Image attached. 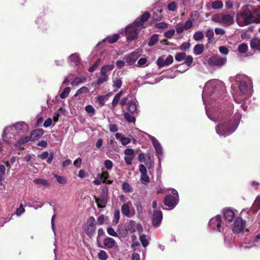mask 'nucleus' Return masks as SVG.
<instances>
[{"mask_svg":"<svg viewBox=\"0 0 260 260\" xmlns=\"http://www.w3.org/2000/svg\"><path fill=\"white\" fill-rule=\"evenodd\" d=\"M109 94L106 95H99L96 97V101L99 103V105L101 106H104L105 105L104 100L106 96H108Z\"/></svg>","mask_w":260,"mask_h":260,"instance_id":"nucleus-47","label":"nucleus"},{"mask_svg":"<svg viewBox=\"0 0 260 260\" xmlns=\"http://www.w3.org/2000/svg\"><path fill=\"white\" fill-rule=\"evenodd\" d=\"M150 17V14L149 13L145 12L134 21V24L138 27H142L144 23L148 20Z\"/></svg>","mask_w":260,"mask_h":260,"instance_id":"nucleus-15","label":"nucleus"},{"mask_svg":"<svg viewBox=\"0 0 260 260\" xmlns=\"http://www.w3.org/2000/svg\"><path fill=\"white\" fill-rule=\"evenodd\" d=\"M114 68L113 64L104 66L101 69L100 74L101 75H108V73L112 71Z\"/></svg>","mask_w":260,"mask_h":260,"instance_id":"nucleus-21","label":"nucleus"},{"mask_svg":"<svg viewBox=\"0 0 260 260\" xmlns=\"http://www.w3.org/2000/svg\"><path fill=\"white\" fill-rule=\"evenodd\" d=\"M69 59L76 64L80 63L81 59L77 53H74L70 55Z\"/></svg>","mask_w":260,"mask_h":260,"instance_id":"nucleus-29","label":"nucleus"},{"mask_svg":"<svg viewBox=\"0 0 260 260\" xmlns=\"http://www.w3.org/2000/svg\"><path fill=\"white\" fill-rule=\"evenodd\" d=\"M55 177L56 179L57 182L59 184H64L67 182V179L66 177L55 175Z\"/></svg>","mask_w":260,"mask_h":260,"instance_id":"nucleus-52","label":"nucleus"},{"mask_svg":"<svg viewBox=\"0 0 260 260\" xmlns=\"http://www.w3.org/2000/svg\"><path fill=\"white\" fill-rule=\"evenodd\" d=\"M89 89L87 87L83 86L77 91L75 96H77V95L82 93H87L89 92Z\"/></svg>","mask_w":260,"mask_h":260,"instance_id":"nucleus-46","label":"nucleus"},{"mask_svg":"<svg viewBox=\"0 0 260 260\" xmlns=\"http://www.w3.org/2000/svg\"><path fill=\"white\" fill-rule=\"evenodd\" d=\"M253 17L251 11L247 7L243 8L242 12L237 15L236 19L240 26H244L252 23Z\"/></svg>","mask_w":260,"mask_h":260,"instance_id":"nucleus-3","label":"nucleus"},{"mask_svg":"<svg viewBox=\"0 0 260 260\" xmlns=\"http://www.w3.org/2000/svg\"><path fill=\"white\" fill-rule=\"evenodd\" d=\"M234 16L229 14H222L221 18V24L225 27L229 26L234 23Z\"/></svg>","mask_w":260,"mask_h":260,"instance_id":"nucleus-14","label":"nucleus"},{"mask_svg":"<svg viewBox=\"0 0 260 260\" xmlns=\"http://www.w3.org/2000/svg\"><path fill=\"white\" fill-rule=\"evenodd\" d=\"M253 207L256 211L260 209V197L257 196L254 202Z\"/></svg>","mask_w":260,"mask_h":260,"instance_id":"nucleus-57","label":"nucleus"},{"mask_svg":"<svg viewBox=\"0 0 260 260\" xmlns=\"http://www.w3.org/2000/svg\"><path fill=\"white\" fill-rule=\"evenodd\" d=\"M130 54L132 55V57L134 59V60L136 61L138 57L140 56V51L136 50L135 51H133Z\"/></svg>","mask_w":260,"mask_h":260,"instance_id":"nucleus-63","label":"nucleus"},{"mask_svg":"<svg viewBox=\"0 0 260 260\" xmlns=\"http://www.w3.org/2000/svg\"><path fill=\"white\" fill-rule=\"evenodd\" d=\"M174 61V58L172 55H169L164 59L161 56L159 57L156 60V64L159 69L168 66L171 64Z\"/></svg>","mask_w":260,"mask_h":260,"instance_id":"nucleus-13","label":"nucleus"},{"mask_svg":"<svg viewBox=\"0 0 260 260\" xmlns=\"http://www.w3.org/2000/svg\"><path fill=\"white\" fill-rule=\"evenodd\" d=\"M175 32V30L174 29H171L165 32L164 36L166 38L170 39L174 35Z\"/></svg>","mask_w":260,"mask_h":260,"instance_id":"nucleus-56","label":"nucleus"},{"mask_svg":"<svg viewBox=\"0 0 260 260\" xmlns=\"http://www.w3.org/2000/svg\"><path fill=\"white\" fill-rule=\"evenodd\" d=\"M204 45L202 44H198L194 46L193 48V53L195 55H198L202 54L204 50Z\"/></svg>","mask_w":260,"mask_h":260,"instance_id":"nucleus-25","label":"nucleus"},{"mask_svg":"<svg viewBox=\"0 0 260 260\" xmlns=\"http://www.w3.org/2000/svg\"><path fill=\"white\" fill-rule=\"evenodd\" d=\"M95 201L99 208H105L107 205L108 200V194L107 192H103L99 198L94 197Z\"/></svg>","mask_w":260,"mask_h":260,"instance_id":"nucleus-11","label":"nucleus"},{"mask_svg":"<svg viewBox=\"0 0 260 260\" xmlns=\"http://www.w3.org/2000/svg\"><path fill=\"white\" fill-rule=\"evenodd\" d=\"M115 244V240L112 238L107 237L104 240V244L109 248H112Z\"/></svg>","mask_w":260,"mask_h":260,"instance_id":"nucleus-24","label":"nucleus"},{"mask_svg":"<svg viewBox=\"0 0 260 260\" xmlns=\"http://www.w3.org/2000/svg\"><path fill=\"white\" fill-rule=\"evenodd\" d=\"M29 141H32L31 136L21 137L18 139L16 145V146H20L21 145L25 144Z\"/></svg>","mask_w":260,"mask_h":260,"instance_id":"nucleus-27","label":"nucleus"},{"mask_svg":"<svg viewBox=\"0 0 260 260\" xmlns=\"http://www.w3.org/2000/svg\"><path fill=\"white\" fill-rule=\"evenodd\" d=\"M193 25V23L192 22V21L191 20H187L183 27H184V29H188L189 28H190Z\"/></svg>","mask_w":260,"mask_h":260,"instance_id":"nucleus-64","label":"nucleus"},{"mask_svg":"<svg viewBox=\"0 0 260 260\" xmlns=\"http://www.w3.org/2000/svg\"><path fill=\"white\" fill-rule=\"evenodd\" d=\"M140 240L144 247H146L148 245V241L146 238V236L144 234L141 235L140 236Z\"/></svg>","mask_w":260,"mask_h":260,"instance_id":"nucleus-44","label":"nucleus"},{"mask_svg":"<svg viewBox=\"0 0 260 260\" xmlns=\"http://www.w3.org/2000/svg\"><path fill=\"white\" fill-rule=\"evenodd\" d=\"M250 46L252 50L260 52V38H252L250 41Z\"/></svg>","mask_w":260,"mask_h":260,"instance_id":"nucleus-18","label":"nucleus"},{"mask_svg":"<svg viewBox=\"0 0 260 260\" xmlns=\"http://www.w3.org/2000/svg\"><path fill=\"white\" fill-rule=\"evenodd\" d=\"M104 165L107 170H111L113 168V163L109 159H106L104 161Z\"/></svg>","mask_w":260,"mask_h":260,"instance_id":"nucleus-55","label":"nucleus"},{"mask_svg":"<svg viewBox=\"0 0 260 260\" xmlns=\"http://www.w3.org/2000/svg\"><path fill=\"white\" fill-rule=\"evenodd\" d=\"M206 36L208 38V43H210L212 41V39L214 37V32L212 29H208L206 32Z\"/></svg>","mask_w":260,"mask_h":260,"instance_id":"nucleus-50","label":"nucleus"},{"mask_svg":"<svg viewBox=\"0 0 260 260\" xmlns=\"http://www.w3.org/2000/svg\"><path fill=\"white\" fill-rule=\"evenodd\" d=\"M221 222L222 220L220 215H217L210 220L209 224L212 229L216 230L220 232Z\"/></svg>","mask_w":260,"mask_h":260,"instance_id":"nucleus-12","label":"nucleus"},{"mask_svg":"<svg viewBox=\"0 0 260 260\" xmlns=\"http://www.w3.org/2000/svg\"><path fill=\"white\" fill-rule=\"evenodd\" d=\"M122 188L123 190L125 193H129L133 191V189L129 184L127 182H124L122 185Z\"/></svg>","mask_w":260,"mask_h":260,"instance_id":"nucleus-37","label":"nucleus"},{"mask_svg":"<svg viewBox=\"0 0 260 260\" xmlns=\"http://www.w3.org/2000/svg\"><path fill=\"white\" fill-rule=\"evenodd\" d=\"M115 137L117 139L120 140L122 145H126L131 142V140L127 137L122 136L120 133H116Z\"/></svg>","mask_w":260,"mask_h":260,"instance_id":"nucleus-22","label":"nucleus"},{"mask_svg":"<svg viewBox=\"0 0 260 260\" xmlns=\"http://www.w3.org/2000/svg\"><path fill=\"white\" fill-rule=\"evenodd\" d=\"M96 223V221L93 217L90 216L88 218L87 221V224L84 229L85 232L87 236L90 237L95 233Z\"/></svg>","mask_w":260,"mask_h":260,"instance_id":"nucleus-8","label":"nucleus"},{"mask_svg":"<svg viewBox=\"0 0 260 260\" xmlns=\"http://www.w3.org/2000/svg\"><path fill=\"white\" fill-rule=\"evenodd\" d=\"M71 91V89L69 87H66L63 92L60 94V97L61 99H63L68 96Z\"/></svg>","mask_w":260,"mask_h":260,"instance_id":"nucleus-43","label":"nucleus"},{"mask_svg":"<svg viewBox=\"0 0 260 260\" xmlns=\"http://www.w3.org/2000/svg\"><path fill=\"white\" fill-rule=\"evenodd\" d=\"M155 26L157 28L164 29L168 27V24L166 22H162L156 23Z\"/></svg>","mask_w":260,"mask_h":260,"instance_id":"nucleus-60","label":"nucleus"},{"mask_svg":"<svg viewBox=\"0 0 260 260\" xmlns=\"http://www.w3.org/2000/svg\"><path fill=\"white\" fill-rule=\"evenodd\" d=\"M222 13L214 15L212 17V20L215 22L221 24V18Z\"/></svg>","mask_w":260,"mask_h":260,"instance_id":"nucleus-53","label":"nucleus"},{"mask_svg":"<svg viewBox=\"0 0 260 260\" xmlns=\"http://www.w3.org/2000/svg\"><path fill=\"white\" fill-rule=\"evenodd\" d=\"M223 7V3L221 1H215L212 4V7L214 9H219Z\"/></svg>","mask_w":260,"mask_h":260,"instance_id":"nucleus-41","label":"nucleus"},{"mask_svg":"<svg viewBox=\"0 0 260 260\" xmlns=\"http://www.w3.org/2000/svg\"><path fill=\"white\" fill-rule=\"evenodd\" d=\"M175 58L178 61H181L185 59L184 63L187 65V69L191 66L193 62V57L192 56H186V54L184 52H179L177 53Z\"/></svg>","mask_w":260,"mask_h":260,"instance_id":"nucleus-9","label":"nucleus"},{"mask_svg":"<svg viewBox=\"0 0 260 260\" xmlns=\"http://www.w3.org/2000/svg\"><path fill=\"white\" fill-rule=\"evenodd\" d=\"M204 37V35L203 32L201 31H198L193 35V39L196 41H202Z\"/></svg>","mask_w":260,"mask_h":260,"instance_id":"nucleus-36","label":"nucleus"},{"mask_svg":"<svg viewBox=\"0 0 260 260\" xmlns=\"http://www.w3.org/2000/svg\"><path fill=\"white\" fill-rule=\"evenodd\" d=\"M28 129V125L23 122H18L5 129L3 136L8 139L16 140L18 136L22 135Z\"/></svg>","mask_w":260,"mask_h":260,"instance_id":"nucleus-1","label":"nucleus"},{"mask_svg":"<svg viewBox=\"0 0 260 260\" xmlns=\"http://www.w3.org/2000/svg\"><path fill=\"white\" fill-rule=\"evenodd\" d=\"M222 213L225 220L229 222H231L235 216L234 212L231 209H223Z\"/></svg>","mask_w":260,"mask_h":260,"instance_id":"nucleus-19","label":"nucleus"},{"mask_svg":"<svg viewBox=\"0 0 260 260\" xmlns=\"http://www.w3.org/2000/svg\"><path fill=\"white\" fill-rule=\"evenodd\" d=\"M86 81V78L85 77H76L71 82V85L73 86H77L81 83H84Z\"/></svg>","mask_w":260,"mask_h":260,"instance_id":"nucleus-23","label":"nucleus"},{"mask_svg":"<svg viewBox=\"0 0 260 260\" xmlns=\"http://www.w3.org/2000/svg\"><path fill=\"white\" fill-rule=\"evenodd\" d=\"M109 79L108 75H101L96 82V85H100L103 83L107 82Z\"/></svg>","mask_w":260,"mask_h":260,"instance_id":"nucleus-31","label":"nucleus"},{"mask_svg":"<svg viewBox=\"0 0 260 260\" xmlns=\"http://www.w3.org/2000/svg\"><path fill=\"white\" fill-rule=\"evenodd\" d=\"M137 27L133 23L125 28V35L127 41H132L138 38L139 31Z\"/></svg>","mask_w":260,"mask_h":260,"instance_id":"nucleus-5","label":"nucleus"},{"mask_svg":"<svg viewBox=\"0 0 260 260\" xmlns=\"http://www.w3.org/2000/svg\"><path fill=\"white\" fill-rule=\"evenodd\" d=\"M247 85L244 81L240 82L239 85V88L240 91L243 94H245L247 91Z\"/></svg>","mask_w":260,"mask_h":260,"instance_id":"nucleus-33","label":"nucleus"},{"mask_svg":"<svg viewBox=\"0 0 260 260\" xmlns=\"http://www.w3.org/2000/svg\"><path fill=\"white\" fill-rule=\"evenodd\" d=\"M120 104L121 106L126 105L127 110L131 113L137 112V105L134 101L129 100L128 96L122 98L120 101Z\"/></svg>","mask_w":260,"mask_h":260,"instance_id":"nucleus-6","label":"nucleus"},{"mask_svg":"<svg viewBox=\"0 0 260 260\" xmlns=\"http://www.w3.org/2000/svg\"><path fill=\"white\" fill-rule=\"evenodd\" d=\"M44 131L42 128H38L33 130L30 134L32 141H35L40 138L44 134Z\"/></svg>","mask_w":260,"mask_h":260,"instance_id":"nucleus-20","label":"nucleus"},{"mask_svg":"<svg viewBox=\"0 0 260 260\" xmlns=\"http://www.w3.org/2000/svg\"><path fill=\"white\" fill-rule=\"evenodd\" d=\"M125 59V62L126 63L127 65L128 66L133 65L136 62L130 54L126 56Z\"/></svg>","mask_w":260,"mask_h":260,"instance_id":"nucleus-49","label":"nucleus"},{"mask_svg":"<svg viewBox=\"0 0 260 260\" xmlns=\"http://www.w3.org/2000/svg\"><path fill=\"white\" fill-rule=\"evenodd\" d=\"M226 62V58L220 57L219 55H214L208 60V63L212 66L218 67L222 66Z\"/></svg>","mask_w":260,"mask_h":260,"instance_id":"nucleus-10","label":"nucleus"},{"mask_svg":"<svg viewBox=\"0 0 260 260\" xmlns=\"http://www.w3.org/2000/svg\"><path fill=\"white\" fill-rule=\"evenodd\" d=\"M219 51L220 53L225 55L228 54L229 52V49L225 46H220L219 48Z\"/></svg>","mask_w":260,"mask_h":260,"instance_id":"nucleus-61","label":"nucleus"},{"mask_svg":"<svg viewBox=\"0 0 260 260\" xmlns=\"http://www.w3.org/2000/svg\"><path fill=\"white\" fill-rule=\"evenodd\" d=\"M98 258L100 260H106L108 257V256L107 253L106 252V251H105L104 250H101L100 251V252L98 253Z\"/></svg>","mask_w":260,"mask_h":260,"instance_id":"nucleus-45","label":"nucleus"},{"mask_svg":"<svg viewBox=\"0 0 260 260\" xmlns=\"http://www.w3.org/2000/svg\"><path fill=\"white\" fill-rule=\"evenodd\" d=\"M119 38V35L116 34L111 36H108L106 38L104 39L103 41H108L110 44H113L116 42Z\"/></svg>","mask_w":260,"mask_h":260,"instance_id":"nucleus-26","label":"nucleus"},{"mask_svg":"<svg viewBox=\"0 0 260 260\" xmlns=\"http://www.w3.org/2000/svg\"><path fill=\"white\" fill-rule=\"evenodd\" d=\"M176 196H173L171 194L167 195L164 198V203L168 208H162L164 209H172L177 205L179 201V196L177 192H176Z\"/></svg>","mask_w":260,"mask_h":260,"instance_id":"nucleus-7","label":"nucleus"},{"mask_svg":"<svg viewBox=\"0 0 260 260\" xmlns=\"http://www.w3.org/2000/svg\"><path fill=\"white\" fill-rule=\"evenodd\" d=\"M85 110L87 113H92V115H91V116H92V115H93L95 112V109L94 108V107L92 105H88L86 106L85 107Z\"/></svg>","mask_w":260,"mask_h":260,"instance_id":"nucleus-58","label":"nucleus"},{"mask_svg":"<svg viewBox=\"0 0 260 260\" xmlns=\"http://www.w3.org/2000/svg\"><path fill=\"white\" fill-rule=\"evenodd\" d=\"M120 218V211L119 210H115L114 212V220L113 222L117 224L119 222Z\"/></svg>","mask_w":260,"mask_h":260,"instance_id":"nucleus-51","label":"nucleus"},{"mask_svg":"<svg viewBox=\"0 0 260 260\" xmlns=\"http://www.w3.org/2000/svg\"><path fill=\"white\" fill-rule=\"evenodd\" d=\"M152 20L155 22H158L162 19L161 15V10H157L156 12H154L151 16Z\"/></svg>","mask_w":260,"mask_h":260,"instance_id":"nucleus-28","label":"nucleus"},{"mask_svg":"<svg viewBox=\"0 0 260 260\" xmlns=\"http://www.w3.org/2000/svg\"><path fill=\"white\" fill-rule=\"evenodd\" d=\"M107 233L110 236L115 237H118L117 233L114 231V229L112 227L108 228Z\"/></svg>","mask_w":260,"mask_h":260,"instance_id":"nucleus-59","label":"nucleus"},{"mask_svg":"<svg viewBox=\"0 0 260 260\" xmlns=\"http://www.w3.org/2000/svg\"><path fill=\"white\" fill-rule=\"evenodd\" d=\"M6 171V167L3 165H0V185L2 184Z\"/></svg>","mask_w":260,"mask_h":260,"instance_id":"nucleus-42","label":"nucleus"},{"mask_svg":"<svg viewBox=\"0 0 260 260\" xmlns=\"http://www.w3.org/2000/svg\"><path fill=\"white\" fill-rule=\"evenodd\" d=\"M238 50L241 53H246L248 50L247 44L245 43L241 44L238 47Z\"/></svg>","mask_w":260,"mask_h":260,"instance_id":"nucleus-39","label":"nucleus"},{"mask_svg":"<svg viewBox=\"0 0 260 260\" xmlns=\"http://www.w3.org/2000/svg\"><path fill=\"white\" fill-rule=\"evenodd\" d=\"M122 82L121 79L116 78L113 80V87L119 89L122 85Z\"/></svg>","mask_w":260,"mask_h":260,"instance_id":"nucleus-38","label":"nucleus"},{"mask_svg":"<svg viewBox=\"0 0 260 260\" xmlns=\"http://www.w3.org/2000/svg\"><path fill=\"white\" fill-rule=\"evenodd\" d=\"M162 219V213L160 210H154L152 215V224L154 226H158Z\"/></svg>","mask_w":260,"mask_h":260,"instance_id":"nucleus-16","label":"nucleus"},{"mask_svg":"<svg viewBox=\"0 0 260 260\" xmlns=\"http://www.w3.org/2000/svg\"><path fill=\"white\" fill-rule=\"evenodd\" d=\"M235 120L231 119L227 121L219 122L216 126V133L221 136H228L233 133L237 127Z\"/></svg>","mask_w":260,"mask_h":260,"instance_id":"nucleus-2","label":"nucleus"},{"mask_svg":"<svg viewBox=\"0 0 260 260\" xmlns=\"http://www.w3.org/2000/svg\"><path fill=\"white\" fill-rule=\"evenodd\" d=\"M177 8V4L175 1H173L168 5V9L171 11L174 12Z\"/></svg>","mask_w":260,"mask_h":260,"instance_id":"nucleus-54","label":"nucleus"},{"mask_svg":"<svg viewBox=\"0 0 260 260\" xmlns=\"http://www.w3.org/2000/svg\"><path fill=\"white\" fill-rule=\"evenodd\" d=\"M125 119L130 123H135L136 118L134 116L131 115L128 112H125L123 114Z\"/></svg>","mask_w":260,"mask_h":260,"instance_id":"nucleus-34","label":"nucleus"},{"mask_svg":"<svg viewBox=\"0 0 260 260\" xmlns=\"http://www.w3.org/2000/svg\"><path fill=\"white\" fill-rule=\"evenodd\" d=\"M121 212L123 215L128 216L129 215V206L126 204H123L121 207Z\"/></svg>","mask_w":260,"mask_h":260,"instance_id":"nucleus-40","label":"nucleus"},{"mask_svg":"<svg viewBox=\"0 0 260 260\" xmlns=\"http://www.w3.org/2000/svg\"><path fill=\"white\" fill-rule=\"evenodd\" d=\"M101 62V58H98L93 64L88 69V72L92 73L94 72L99 66Z\"/></svg>","mask_w":260,"mask_h":260,"instance_id":"nucleus-30","label":"nucleus"},{"mask_svg":"<svg viewBox=\"0 0 260 260\" xmlns=\"http://www.w3.org/2000/svg\"><path fill=\"white\" fill-rule=\"evenodd\" d=\"M246 223V221L243 220L241 217H237L235 220L233 227L232 231L233 233L235 234L244 233Z\"/></svg>","mask_w":260,"mask_h":260,"instance_id":"nucleus-4","label":"nucleus"},{"mask_svg":"<svg viewBox=\"0 0 260 260\" xmlns=\"http://www.w3.org/2000/svg\"><path fill=\"white\" fill-rule=\"evenodd\" d=\"M34 182L37 184H41L46 186L50 184L47 180L42 178L36 179L34 180Z\"/></svg>","mask_w":260,"mask_h":260,"instance_id":"nucleus-35","label":"nucleus"},{"mask_svg":"<svg viewBox=\"0 0 260 260\" xmlns=\"http://www.w3.org/2000/svg\"><path fill=\"white\" fill-rule=\"evenodd\" d=\"M99 177L100 179L103 180L102 182L103 183H106L107 179L109 177V174L107 172L104 171L101 174L99 175Z\"/></svg>","mask_w":260,"mask_h":260,"instance_id":"nucleus-48","label":"nucleus"},{"mask_svg":"<svg viewBox=\"0 0 260 260\" xmlns=\"http://www.w3.org/2000/svg\"><path fill=\"white\" fill-rule=\"evenodd\" d=\"M130 54L132 55V57L134 59V60L136 61L138 57L140 56V51L136 50L135 51H133Z\"/></svg>","mask_w":260,"mask_h":260,"instance_id":"nucleus-62","label":"nucleus"},{"mask_svg":"<svg viewBox=\"0 0 260 260\" xmlns=\"http://www.w3.org/2000/svg\"><path fill=\"white\" fill-rule=\"evenodd\" d=\"M139 171L141 173V180L142 183H148L150 181L149 177L147 175L146 168L143 164H141L139 166Z\"/></svg>","mask_w":260,"mask_h":260,"instance_id":"nucleus-17","label":"nucleus"},{"mask_svg":"<svg viewBox=\"0 0 260 260\" xmlns=\"http://www.w3.org/2000/svg\"><path fill=\"white\" fill-rule=\"evenodd\" d=\"M158 40V35L157 34L153 35L148 42V45L150 47H152L155 45Z\"/></svg>","mask_w":260,"mask_h":260,"instance_id":"nucleus-32","label":"nucleus"}]
</instances>
